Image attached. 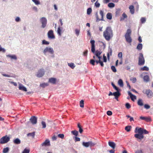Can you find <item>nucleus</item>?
Wrapping results in <instances>:
<instances>
[{
	"instance_id": "obj_1",
	"label": "nucleus",
	"mask_w": 153,
	"mask_h": 153,
	"mask_svg": "<svg viewBox=\"0 0 153 153\" xmlns=\"http://www.w3.org/2000/svg\"><path fill=\"white\" fill-rule=\"evenodd\" d=\"M113 36V30L110 27H107L105 30L103 32V36L107 41H109Z\"/></svg>"
},
{
	"instance_id": "obj_2",
	"label": "nucleus",
	"mask_w": 153,
	"mask_h": 153,
	"mask_svg": "<svg viewBox=\"0 0 153 153\" xmlns=\"http://www.w3.org/2000/svg\"><path fill=\"white\" fill-rule=\"evenodd\" d=\"M143 128H141L136 127L134 130V132L135 133H138V134H134V137L140 140L143 139L144 138V136L143 135Z\"/></svg>"
},
{
	"instance_id": "obj_3",
	"label": "nucleus",
	"mask_w": 153,
	"mask_h": 153,
	"mask_svg": "<svg viewBox=\"0 0 153 153\" xmlns=\"http://www.w3.org/2000/svg\"><path fill=\"white\" fill-rule=\"evenodd\" d=\"M131 31L130 29H128L125 34V37L126 41L129 43H131L132 42V39L131 37Z\"/></svg>"
},
{
	"instance_id": "obj_4",
	"label": "nucleus",
	"mask_w": 153,
	"mask_h": 153,
	"mask_svg": "<svg viewBox=\"0 0 153 153\" xmlns=\"http://www.w3.org/2000/svg\"><path fill=\"white\" fill-rule=\"evenodd\" d=\"M143 92L146 94L148 98H151L153 97V92L150 89L144 90H143Z\"/></svg>"
},
{
	"instance_id": "obj_5",
	"label": "nucleus",
	"mask_w": 153,
	"mask_h": 153,
	"mask_svg": "<svg viewBox=\"0 0 153 153\" xmlns=\"http://www.w3.org/2000/svg\"><path fill=\"white\" fill-rule=\"evenodd\" d=\"M139 55L138 64L139 65H142L145 63V59L142 53H140Z\"/></svg>"
},
{
	"instance_id": "obj_6",
	"label": "nucleus",
	"mask_w": 153,
	"mask_h": 153,
	"mask_svg": "<svg viewBox=\"0 0 153 153\" xmlns=\"http://www.w3.org/2000/svg\"><path fill=\"white\" fill-rule=\"evenodd\" d=\"M100 15L101 17L100 18L98 16V15L97 13V12L95 14L96 16V21L98 22L100 21L103 20V16H104V12L102 10H100Z\"/></svg>"
},
{
	"instance_id": "obj_7",
	"label": "nucleus",
	"mask_w": 153,
	"mask_h": 153,
	"mask_svg": "<svg viewBox=\"0 0 153 153\" xmlns=\"http://www.w3.org/2000/svg\"><path fill=\"white\" fill-rule=\"evenodd\" d=\"M10 140V137L6 135L1 138L0 143L1 144H4L8 142Z\"/></svg>"
},
{
	"instance_id": "obj_8",
	"label": "nucleus",
	"mask_w": 153,
	"mask_h": 153,
	"mask_svg": "<svg viewBox=\"0 0 153 153\" xmlns=\"http://www.w3.org/2000/svg\"><path fill=\"white\" fill-rule=\"evenodd\" d=\"M82 145L84 147H88L89 146L91 147L94 146L95 144L92 141H90L86 142H83Z\"/></svg>"
},
{
	"instance_id": "obj_9",
	"label": "nucleus",
	"mask_w": 153,
	"mask_h": 153,
	"mask_svg": "<svg viewBox=\"0 0 153 153\" xmlns=\"http://www.w3.org/2000/svg\"><path fill=\"white\" fill-rule=\"evenodd\" d=\"M40 21L42 24V27L43 28H45L47 23V19L43 17L40 19Z\"/></svg>"
},
{
	"instance_id": "obj_10",
	"label": "nucleus",
	"mask_w": 153,
	"mask_h": 153,
	"mask_svg": "<svg viewBox=\"0 0 153 153\" xmlns=\"http://www.w3.org/2000/svg\"><path fill=\"white\" fill-rule=\"evenodd\" d=\"M45 71L43 69H41L39 70L37 73L36 76L38 77L42 76L45 74Z\"/></svg>"
},
{
	"instance_id": "obj_11",
	"label": "nucleus",
	"mask_w": 153,
	"mask_h": 153,
	"mask_svg": "<svg viewBox=\"0 0 153 153\" xmlns=\"http://www.w3.org/2000/svg\"><path fill=\"white\" fill-rule=\"evenodd\" d=\"M48 38L50 39H54L55 38L53 31L52 30H49L48 33Z\"/></svg>"
},
{
	"instance_id": "obj_12",
	"label": "nucleus",
	"mask_w": 153,
	"mask_h": 153,
	"mask_svg": "<svg viewBox=\"0 0 153 153\" xmlns=\"http://www.w3.org/2000/svg\"><path fill=\"white\" fill-rule=\"evenodd\" d=\"M48 52L51 54H53V51L52 48L46 47L43 51V53L45 54L47 52Z\"/></svg>"
},
{
	"instance_id": "obj_13",
	"label": "nucleus",
	"mask_w": 153,
	"mask_h": 153,
	"mask_svg": "<svg viewBox=\"0 0 153 153\" xmlns=\"http://www.w3.org/2000/svg\"><path fill=\"white\" fill-rule=\"evenodd\" d=\"M30 120L33 124H36L37 123V118L35 116H31L30 119Z\"/></svg>"
},
{
	"instance_id": "obj_14",
	"label": "nucleus",
	"mask_w": 153,
	"mask_h": 153,
	"mask_svg": "<svg viewBox=\"0 0 153 153\" xmlns=\"http://www.w3.org/2000/svg\"><path fill=\"white\" fill-rule=\"evenodd\" d=\"M90 43L91 45V51L92 53H94L95 52V41L94 40H91Z\"/></svg>"
},
{
	"instance_id": "obj_15",
	"label": "nucleus",
	"mask_w": 153,
	"mask_h": 153,
	"mask_svg": "<svg viewBox=\"0 0 153 153\" xmlns=\"http://www.w3.org/2000/svg\"><path fill=\"white\" fill-rule=\"evenodd\" d=\"M140 119L143 120H144L146 122H150L152 121V119L150 117H144L141 116L140 117Z\"/></svg>"
},
{
	"instance_id": "obj_16",
	"label": "nucleus",
	"mask_w": 153,
	"mask_h": 153,
	"mask_svg": "<svg viewBox=\"0 0 153 153\" xmlns=\"http://www.w3.org/2000/svg\"><path fill=\"white\" fill-rule=\"evenodd\" d=\"M117 91L116 92L113 93V94L115 96V98L118 100V98L120 96V94L119 92V90Z\"/></svg>"
},
{
	"instance_id": "obj_17",
	"label": "nucleus",
	"mask_w": 153,
	"mask_h": 153,
	"mask_svg": "<svg viewBox=\"0 0 153 153\" xmlns=\"http://www.w3.org/2000/svg\"><path fill=\"white\" fill-rule=\"evenodd\" d=\"M109 146L111 147L113 149H114L116 146V144L113 142L109 141L108 142Z\"/></svg>"
},
{
	"instance_id": "obj_18",
	"label": "nucleus",
	"mask_w": 153,
	"mask_h": 153,
	"mask_svg": "<svg viewBox=\"0 0 153 153\" xmlns=\"http://www.w3.org/2000/svg\"><path fill=\"white\" fill-rule=\"evenodd\" d=\"M128 94L130 96V97L132 100L134 101V99H136V96L132 94L131 92H130V91H128Z\"/></svg>"
},
{
	"instance_id": "obj_19",
	"label": "nucleus",
	"mask_w": 153,
	"mask_h": 153,
	"mask_svg": "<svg viewBox=\"0 0 153 153\" xmlns=\"http://www.w3.org/2000/svg\"><path fill=\"white\" fill-rule=\"evenodd\" d=\"M41 145L42 146H49L50 145V141L48 140H46Z\"/></svg>"
},
{
	"instance_id": "obj_20",
	"label": "nucleus",
	"mask_w": 153,
	"mask_h": 153,
	"mask_svg": "<svg viewBox=\"0 0 153 153\" xmlns=\"http://www.w3.org/2000/svg\"><path fill=\"white\" fill-rule=\"evenodd\" d=\"M129 8L130 9V11L131 13L132 14H134V6L132 5H130L129 7Z\"/></svg>"
},
{
	"instance_id": "obj_21",
	"label": "nucleus",
	"mask_w": 153,
	"mask_h": 153,
	"mask_svg": "<svg viewBox=\"0 0 153 153\" xmlns=\"http://www.w3.org/2000/svg\"><path fill=\"white\" fill-rule=\"evenodd\" d=\"M13 142L14 144H19L20 143L21 141L18 138H16L13 140Z\"/></svg>"
},
{
	"instance_id": "obj_22",
	"label": "nucleus",
	"mask_w": 153,
	"mask_h": 153,
	"mask_svg": "<svg viewBox=\"0 0 153 153\" xmlns=\"http://www.w3.org/2000/svg\"><path fill=\"white\" fill-rule=\"evenodd\" d=\"M56 79L53 78H50L49 80V82L53 84H55L56 83Z\"/></svg>"
},
{
	"instance_id": "obj_23",
	"label": "nucleus",
	"mask_w": 153,
	"mask_h": 153,
	"mask_svg": "<svg viewBox=\"0 0 153 153\" xmlns=\"http://www.w3.org/2000/svg\"><path fill=\"white\" fill-rule=\"evenodd\" d=\"M143 80L144 82H147L149 81V78L148 75H145L143 77Z\"/></svg>"
},
{
	"instance_id": "obj_24",
	"label": "nucleus",
	"mask_w": 153,
	"mask_h": 153,
	"mask_svg": "<svg viewBox=\"0 0 153 153\" xmlns=\"http://www.w3.org/2000/svg\"><path fill=\"white\" fill-rule=\"evenodd\" d=\"M112 50L110 48L108 52L107 53V58L109 60L110 59V56L112 55Z\"/></svg>"
},
{
	"instance_id": "obj_25",
	"label": "nucleus",
	"mask_w": 153,
	"mask_h": 153,
	"mask_svg": "<svg viewBox=\"0 0 153 153\" xmlns=\"http://www.w3.org/2000/svg\"><path fill=\"white\" fill-rule=\"evenodd\" d=\"M77 127L79 128V131L80 133L82 134L83 131V130L81 126L80 125V123H79L77 125Z\"/></svg>"
},
{
	"instance_id": "obj_26",
	"label": "nucleus",
	"mask_w": 153,
	"mask_h": 153,
	"mask_svg": "<svg viewBox=\"0 0 153 153\" xmlns=\"http://www.w3.org/2000/svg\"><path fill=\"white\" fill-rule=\"evenodd\" d=\"M107 18L109 20H111L112 18V15L111 13H108L106 15Z\"/></svg>"
},
{
	"instance_id": "obj_27",
	"label": "nucleus",
	"mask_w": 153,
	"mask_h": 153,
	"mask_svg": "<svg viewBox=\"0 0 153 153\" xmlns=\"http://www.w3.org/2000/svg\"><path fill=\"white\" fill-rule=\"evenodd\" d=\"M102 53V52L98 51V50H97L95 51L94 53L95 55L97 57L98 56H100Z\"/></svg>"
},
{
	"instance_id": "obj_28",
	"label": "nucleus",
	"mask_w": 153,
	"mask_h": 153,
	"mask_svg": "<svg viewBox=\"0 0 153 153\" xmlns=\"http://www.w3.org/2000/svg\"><path fill=\"white\" fill-rule=\"evenodd\" d=\"M19 89L20 90H23L25 91H27L26 88L23 86H19Z\"/></svg>"
},
{
	"instance_id": "obj_29",
	"label": "nucleus",
	"mask_w": 153,
	"mask_h": 153,
	"mask_svg": "<svg viewBox=\"0 0 153 153\" xmlns=\"http://www.w3.org/2000/svg\"><path fill=\"white\" fill-rule=\"evenodd\" d=\"M137 104L138 105L140 106L143 105V104L142 100L141 99H139L137 102Z\"/></svg>"
},
{
	"instance_id": "obj_30",
	"label": "nucleus",
	"mask_w": 153,
	"mask_h": 153,
	"mask_svg": "<svg viewBox=\"0 0 153 153\" xmlns=\"http://www.w3.org/2000/svg\"><path fill=\"white\" fill-rule=\"evenodd\" d=\"M118 84L120 87H123V82L122 79H120L118 81Z\"/></svg>"
},
{
	"instance_id": "obj_31",
	"label": "nucleus",
	"mask_w": 153,
	"mask_h": 153,
	"mask_svg": "<svg viewBox=\"0 0 153 153\" xmlns=\"http://www.w3.org/2000/svg\"><path fill=\"white\" fill-rule=\"evenodd\" d=\"M142 44H139L137 46V48L138 50H140L142 48Z\"/></svg>"
},
{
	"instance_id": "obj_32",
	"label": "nucleus",
	"mask_w": 153,
	"mask_h": 153,
	"mask_svg": "<svg viewBox=\"0 0 153 153\" xmlns=\"http://www.w3.org/2000/svg\"><path fill=\"white\" fill-rule=\"evenodd\" d=\"M71 133L76 136H77L78 134V131L76 130L71 131Z\"/></svg>"
},
{
	"instance_id": "obj_33",
	"label": "nucleus",
	"mask_w": 153,
	"mask_h": 153,
	"mask_svg": "<svg viewBox=\"0 0 153 153\" xmlns=\"http://www.w3.org/2000/svg\"><path fill=\"white\" fill-rule=\"evenodd\" d=\"M27 135V136H30L32 137L33 138H34L35 135V132H33L31 133H28Z\"/></svg>"
},
{
	"instance_id": "obj_34",
	"label": "nucleus",
	"mask_w": 153,
	"mask_h": 153,
	"mask_svg": "<svg viewBox=\"0 0 153 153\" xmlns=\"http://www.w3.org/2000/svg\"><path fill=\"white\" fill-rule=\"evenodd\" d=\"M149 68L146 66H145L143 68H140V70L143 71H149Z\"/></svg>"
},
{
	"instance_id": "obj_35",
	"label": "nucleus",
	"mask_w": 153,
	"mask_h": 153,
	"mask_svg": "<svg viewBox=\"0 0 153 153\" xmlns=\"http://www.w3.org/2000/svg\"><path fill=\"white\" fill-rule=\"evenodd\" d=\"M41 124L42 126V128H45L46 127V125L45 122L44 121H42L41 122Z\"/></svg>"
},
{
	"instance_id": "obj_36",
	"label": "nucleus",
	"mask_w": 153,
	"mask_h": 153,
	"mask_svg": "<svg viewBox=\"0 0 153 153\" xmlns=\"http://www.w3.org/2000/svg\"><path fill=\"white\" fill-rule=\"evenodd\" d=\"M131 128V126H126L125 128V129L126 130L127 132H129L130 131Z\"/></svg>"
},
{
	"instance_id": "obj_37",
	"label": "nucleus",
	"mask_w": 153,
	"mask_h": 153,
	"mask_svg": "<svg viewBox=\"0 0 153 153\" xmlns=\"http://www.w3.org/2000/svg\"><path fill=\"white\" fill-rule=\"evenodd\" d=\"M108 6L110 8L113 7L115 6V4L113 3H110L108 4Z\"/></svg>"
},
{
	"instance_id": "obj_38",
	"label": "nucleus",
	"mask_w": 153,
	"mask_h": 153,
	"mask_svg": "<svg viewBox=\"0 0 153 153\" xmlns=\"http://www.w3.org/2000/svg\"><path fill=\"white\" fill-rule=\"evenodd\" d=\"M84 101L83 100H81L80 102V106L82 108H83L84 106Z\"/></svg>"
},
{
	"instance_id": "obj_39",
	"label": "nucleus",
	"mask_w": 153,
	"mask_h": 153,
	"mask_svg": "<svg viewBox=\"0 0 153 153\" xmlns=\"http://www.w3.org/2000/svg\"><path fill=\"white\" fill-rule=\"evenodd\" d=\"M48 83H44L40 84V86H41L43 88H44L45 86H48Z\"/></svg>"
},
{
	"instance_id": "obj_40",
	"label": "nucleus",
	"mask_w": 153,
	"mask_h": 153,
	"mask_svg": "<svg viewBox=\"0 0 153 153\" xmlns=\"http://www.w3.org/2000/svg\"><path fill=\"white\" fill-rule=\"evenodd\" d=\"M7 56L10 57L11 59H14L15 60H16L17 59L16 56L15 55H8Z\"/></svg>"
},
{
	"instance_id": "obj_41",
	"label": "nucleus",
	"mask_w": 153,
	"mask_h": 153,
	"mask_svg": "<svg viewBox=\"0 0 153 153\" xmlns=\"http://www.w3.org/2000/svg\"><path fill=\"white\" fill-rule=\"evenodd\" d=\"M94 5L97 7H99L100 6V4L99 3L97 0L94 3Z\"/></svg>"
},
{
	"instance_id": "obj_42",
	"label": "nucleus",
	"mask_w": 153,
	"mask_h": 153,
	"mask_svg": "<svg viewBox=\"0 0 153 153\" xmlns=\"http://www.w3.org/2000/svg\"><path fill=\"white\" fill-rule=\"evenodd\" d=\"M9 150V148L8 147L4 148L3 151V152L4 153H6Z\"/></svg>"
},
{
	"instance_id": "obj_43",
	"label": "nucleus",
	"mask_w": 153,
	"mask_h": 153,
	"mask_svg": "<svg viewBox=\"0 0 153 153\" xmlns=\"http://www.w3.org/2000/svg\"><path fill=\"white\" fill-rule=\"evenodd\" d=\"M68 65L72 69L75 67V66L73 63H68Z\"/></svg>"
},
{
	"instance_id": "obj_44",
	"label": "nucleus",
	"mask_w": 153,
	"mask_h": 153,
	"mask_svg": "<svg viewBox=\"0 0 153 153\" xmlns=\"http://www.w3.org/2000/svg\"><path fill=\"white\" fill-rule=\"evenodd\" d=\"M92 11V9L91 8H89L87 10V14L89 15L91 14Z\"/></svg>"
},
{
	"instance_id": "obj_45",
	"label": "nucleus",
	"mask_w": 153,
	"mask_h": 153,
	"mask_svg": "<svg viewBox=\"0 0 153 153\" xmlns=\"http://www.w3.org/2000/svg\"><path fill=\"white\" fill-rule=\"evenodd\" d=\"M120 12V9H117V10L115 12V15L116 16H118L119 15Z\"/></svg>"
},
{
	"instance_id": "obj_46",
	"label": "nucleus",
	"mask_w": 153,
	"mask_h": 153,
	"mask_svg": "<svg viewBox=\"0 0 153 153\" xmlns=\"http://www.w3.org/2000/svg\"><path fill=\"white\" fill-rule=\"evenodd\" d=\"M111 69L113 72H116L117 71V70L116 69L115 67L114 66H112L111 67Z\"/></svg>"
},
{
	"instance_id": "obj_47",
	"label": "nucleus",
	"mask_w": 153,
	"mask_h": 153,
	"mask_svg": "<svg viewBox=\"0 0 153 153\" xmlns=\"http://www.w3.org/2000/svg\"><path fill=\"white\" fill-rule=\"evenodd\" d=\"M118 57L121 59V60H122V53L121 52H120L118 53Z\"/></svg>"
},
{
	"instance_id": "obj_48",
	"label": "nucleus",
	"mask_w": 153,
	"mask_h": 153,
	"mask_svg": "<svg viewBox=\"0 0 153 153\" xmlns=\"http://www.w3.org/2000/svg\"><path fill=\"white\" fill-rule=\"evenodd\" d=\"M61 31L60 27H59L57 30V33L60 36H61Z\"/></svg>"
},
{
	"instance_id": "obj_49",
	"label": "nucleus",
	"mask_w": 153,
	"mask_h": 153,
	"mask_svg": "<svg viewBox=\"0 0 153 153\" xmlns=\"http://www.w3.org/2000/svg\"><path fill=\"white\" fill-rule=\"evenodd\" d=\"M30 152V150L25 149L22 152V153H29Z\"/></svg>"
},
{
	"instance_id": "obj_50",
	"label": "nucleus",
	"mask_w": 153,
	"mask_h": 153,
	"mask_svg": "<svg viewBox=\"0 0 153 153\" xmlns=\"http://www.w3.org/2000/svg\"><path fill=\"white\" fill-rule=\"evenodd\" d=\"M95 61L94 59H91L90 60V63L92 65H95Z\"/></svg>"
},
{
	"instance_id": "obj_51",
	"label": "nucleus",
	"mask_w": 153,
	"mask_h": 153,
	"mask_svg": "<svg viewBox=\"0 0 153 153\" xmlns=\"http://www.w3.org/2000/svg\"><path fill=\"white\" fill-rule=\"evenodd\" d=\"M111 85L113 88L115 89L117 91L119 90V89L116 86H115L113 83H111Z\"/></svg>"
},
{
	"instance_id": "obj_52",
	"label": "nucleus",
	"mask_w": 153,
	"mask_h": 153,
	"mask_svg": "<svg viewBox=\"0 0 153 153\" xmlns=\"http://www.w3.org/2000/svg\"><path fill=\"white\" fill-rule=\"evenodd\" d=\"M140 21L142 23H144L146 21V19L144 17H142L140 19Z\"/></svg>"
},
{
	"instance_id": "obj_53",
	"label": "nucleus",
	"mask_w": 153,
	"mask_h": 153,
	"mask_svg": "<svg viewBox=\"0 0 153 153\" xmlns=\"http://www.w3.org/2000/svg\"><path fill=\"white\" fill-rule=\"evenodd\" d=\"M122 16L123 17V18L122 19V18H121V20H123L124 18H126L127 17V16L125 13H123L122 15Z\"/></svg>"
},
{
	"instance_id": "obj_54",
	"label": "nucleus",
	"mask_w": 153,
	"mask_h": 153,
	"mask_svg": "<svg viewBox=\"0 0 153 153\" xmlns=\"http://www.w3.org/2000/svg\"><path fill=\"white\" fill-rule=\"evenodd\" d=\"M42 44H45V45H48L49 44V42H48L45 40H42Z\"/></svg>"
},
{
	"instance_id": "obj_55",
	"label": "nucleus",
	"mask_w": 153,
	"mask_h": 153,
	"mask_svg": "<svg viewBox=\"0 0 153 153\" xmlns=\"http://www.w3.org/2000/svg\"><path fill=\"white\" fill-rule=\"evenodd\" d=\"M144 107L146 109H148L150 108V106L149 105L146 104L144 105Z\"/></svg>"
},
{
	"instance_id": "obj_56",
	"label": "nucleus",
	"mask_w": 153,
	"mask_h": 153,
	"mask_svg": "<svg viewBox=\"0 0 153 153\" xmlns=\"http://www.w3.org/2000/svg\"><path fill=\"white\" fill-rule=\"evenodd\" d=\"M58 137L61 139H63L64 137V135L63 134H59L58 135Z\"/></svg>"
},
{
	"instance_id": "obj_57",
	"label": "nucleus",
	"mask_w": 153,
	"mask_h": 153,
	"mask_svg": "<svg viewBox=\"0 0 153 153\" xmlns=\"http://www.w3.org/2000/svg\"><path fill=\"white\" fill-rule=\"evenodd\" d=\"M126 108L127 109H129L131 108V105L128 103H127L125 105Z\"/></svg>"
},
{
	"instance_id": "obj_58",
	"label": "nucleus",
	"mask_w": 153,
	"mask_h": 153,
	"mask_svg": "<svg viewBox=\"0 0 153 153\" xmlns=\"http://www.w3.org/2000/svg\"><path fill=\"white\" fill-rule=\"evenodd\" d=\"M130 80L132 81V82L134 83L136 81V79L135 77H132L131 79Z\"/></svg>"
},
{
	"instance_id": "obj_59",
	"label": "nucleus",
	"mask_w": 153,
	"mask_h": 153,
	"mask_svg": "<svg viewBox=\"0 0 153 153\" xmlns=\"http://www.w3.org/2000/svg\"><path fill=\"white\" fill-rule=\"evenodd\" d=\"M75 142L76 141H80V138L78 137H75Z\"/></svg>"
},
{
	"instance_id": "obj_60",
	"label": "nucleus",
	"mask_w": 153,
	"mask_h": 153,
	"mask_svg": "<svg viewBox=\"0 0 153 153\" xmlns=\"http://www.w3.org/2000/svg\"><path fill=\"white\" fill-rule=\"evenodd\" d=\"M0 51H2L3 53H4L5 51V50L2 48L1 45H0Z\"/></svg>"
},
{
	"instance_id": "obj_61",
	"label": "nucleus",
	"mask_w": 153,
	"mask_h": 153,
	"mask_svg": "<svg viewBox=\"0 0 153 153\" xmlns=\"http://www.w3.org/2000/svg\"><path fill=\"white\" fill-rule=\"evenodd\" d=\"M149 133V132L145 129H143V134H147Z\"/></svg>"
},
{
	"instance_id": "obj_62",
	"label": "nucleus",
	"mask_w": 153,
	"mask_h": 153,
	"mask_svg": "<svg viewBox=\"0 0 153 153\" xmlns=\"http://www.w3.org/2000/svg\"><path fill=\"white\" fill-rule=\"evenodd\" d=\"M32 1L34 2L36 4H39V2L37 0H32Z\"/></svg>"
},
{
	"instance_id": "obj_63",
	"label": "nucleus",
	"mask_w": 153,
	"mask_h": 153,
	"mask_svg": "<svg viewBox=\"0 0 153 153\" xmlns=\"http://www.w3.org/2000/svg\"><path fill=\"white\" fill-rule=\"evenodd\" d=\"M112 112L110 111H108L107 112V114L109 116H111L112 114Z\"/></svg>"
},
{
	"instance_id": "obj_64",
	"label": "nucleus",
	"mask_w": 153,
	"mask_h": 153,
	"mask_svg": "<svg viewBox=\"0 0 153 153\" xmlns=\"http://www.w3.org/2000/svg\"><path fill=\"white\" fill-rule=\"evenodd\" d=\"M75 32L76 35L78 36L79 34V30L76 29L75 30Z\"/></svg>"
}]
</instances>
